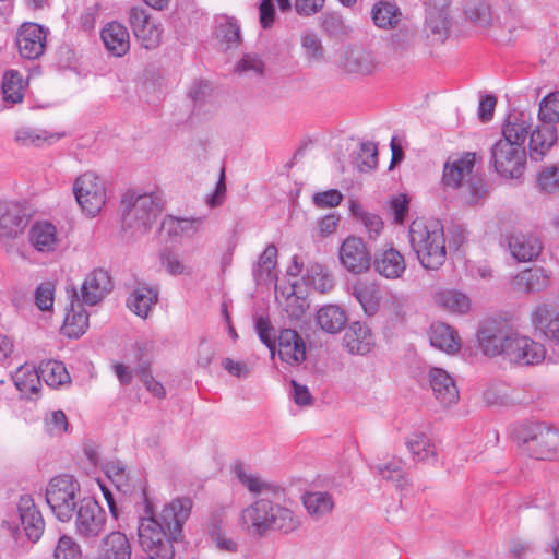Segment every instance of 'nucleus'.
I'll return each instance as SVG.
<instances>
[{
	"mask_svg": "<svg viewBox=\"0 0 559 559\" xmlns=\"http://www.w3.org/2000/svg\"><path fill=\"white\" fill-rule=\"evenodd\" d=\"M2 94L7 103L16 104L23 99V78L17 70H8L2 79Z\"/></svg>",
	"mask_w": 559,
	"mask_h": 559,
	"instance_id": "nucleus-49",
	"label": "nucleus"
},
{
	"mask_svg": "<svg viewBox=\"0 0 559 559\" xmlns=\"http://www.w3.org/2000/svg\"><path fill=\"white\" fill-rule=\"evenodd\" d=\"M342 69L350 74L369 75L379 68L376 55L364 47L347 49L341 60Z\"/></svg>",
	"mask_w": 559,
	"mask_h": 559,
	"instance_id": "nucleus-22",
	"label": "nucleus"
},
{
	"mask_svg": "<svg viewBox=\"0 0 559 559\" xmlns=\"http://www.w3.org/2000/svg\"><path fill=\"white\" fill-rule=\"evenodd\" d=\"M145 514L139 518V543L148 559H173L175 544L182 538V526L188 520L192 501L189 498H176L167 503L158 515L153 512L145 491Z\"/></svg>",
	"mask_w": 559,
	"mask_h": 559,
	"instance_id": "nucleus-2",
	"label": "nucleus"
},
{
	"mask_svg": "<svg viewBox=\"0 0 559 559\" xmlns=\"http://www.w3.org/2000/svg\"><path fill=\"white\" fill-rule=\"evenodd\" d=\"M475 154L466 153L462 157L444 164L442 181L447 187L466 190V201L477 203L486 194V183L483 178L472 175Z\"/></svg>",
	"mask_w": 559,
	"mask_h": 559,
	"instance_id": "nucleus-7",
	"label": "nucleus"
},
{
	"mask_svg": "<svg viewBox=\"0 0 559 559\" xmlns=\"http://www.w3.org/2000/svg\"><path fill=\"white\" fill-rule=\"evenodd\" d=\"M76 290H73L71 302L67 307L62 333L70 338H78L83 335L88 326V313L83 308Z\"/></svg>",
	"mask_w": 559,
	"mask_h": 559,
	"instance_id": "nucleus-30",
	"label": "nucleus"
},
{
	"mask_svg": "<svg viewBox=\"0 0 559 559\" xmlns=\"http://www.w3.org/2000/svg\"><path fill=\"white\" fill-rule=\"evenodd\" d=\"M301 47L307 60L319 62L324 57V47L320 37L313 32H306L301 35Z\"/></svg>",
	"mask_w": 559,
	"mask_h": 559,
	"instance_id": "nucleus-56",
	"label": "nucleus"
},
{
	"mask_svg": "<svg viewBox=\"0 0 559 559\" xmlns=\"http://www.w3.org/2000/svg\"><path fill=\"white\" fill-rule=\"evenodd\" d=\"M53 557L55 559H81V547L72 537L63 535L58 540Z\"/></svg>",
	"mask_w": 559,
	"mask_h": 559,
	"instance_id": "nucleus-59",
	"label": "nucleus"
},
{
	"mask_svg": "<svg viewBox=\"0 0 559 559\" xmlns=\"http://www.w3.org/2000/svg\"><path fill=\"white\" fill-rule=\"evenodd\" d=\"M55 286L51 283L40 284L35 292V304L41 311L50 310L53 306Z\"/></svg>",
	"mask_w": 559,
	"mask_h": 559,
	"instance_id": "nucleus-63",
	"label": "nucleus"
},
{
	"mask_svg": "<svg viewBox=\"0 0 559 559\" xmlns=\"http://www.w3.org/2000/svg\"><path fill=\"white\" fill-rule=\"evenodd\" d=\"M531 322L536 331L559 346V309L550 302L538 304L531 312Z\"/></svg>",
	"mask_w": 559,
	"mask_h": 559,
	"instance_id": "nucleus-20",
	"label": "nucleus"
},
{
	"mask_svg": "<svg viewBox=\"0 0 559 559\" xmlns=\"http://www.w3.org/2000/svg\"><path fill=\"white\" fill-rule=\"evenodd\" d=\"M112 289V282L107 271L94 270L87 274L81 286V301L88 306L97 305Z\"/></svg>",
	"mask_w": 559,
	"mask_h": 559,
	"instance_id": "nucleus-25",
	"label": "nucleus"
},
{
	"mask_svg": "<svg viewBox=\"0 0 559 559\" xmlns=\"http://www.w3.org/2000/svg\"><path fill=\"white\" fill-rule=\"evenodd\" d=\"M234 473L251 495L259 497L240 513L239 523L248 533L262 537L271 531L288 534L300 526L293 510L272 500L284 493L281 485L249 472L242 464H237Z\"/></svg>",
	"mask_w": 559,
	"mask_h": 559,
	"instance_id": "nucleus-1",
	"label": "nucleus"
},
{
	"mask_svg": "<svg viewBox=\"0 0 559 559\" xmlns=\"http://www.w3.org/2000/svg\"><path fill=\"white\" fill-rule=\"evenodd\" d=\"M304 281L307 285L312 286L320 293H328L334 286V280L321 264H313L307 269Z\"/></svg>",
	"mask_w": 559,
	"mask_h": 559,
	"instance_id": "nucleus-51",
	"label": "nucleus"
},
{
	"mask_svg": "<svg viewBox=\"0 0 559 559\" xmlns=\"http://www.w3.org/2000/svg\"><path fill=\"white\" fill-rule=\"evenodd\" d=\"M490 163L499 175L506 178H518L525 169V147L500 139L491 146Z\"/></svg>",
	"mask_w": 559,
	"mask_h": 559,
	"instance_id": "nucleus-8",
	"label": "nucleus"
},
{
	"mask_svg": "<svg viewBox=\"0 0 559 559\" xmlns=\"http://www.w3.org/2000/svg\"><path fill=\"white\" fill-rule=\"evenodd\" d=\"M537 183L542 191L555 193L559 191V165L544 167L537 176Z\"/></svg>",
	"mask_w": 559,
	"mask_h": 559,
	"instance_id": "nucleus-57",
	"label": "nucleus"
},
{
	"mask_svg": "<svg viewBox=\"0 0 559 559\" xmlns=\"http://www.w3.org/2000/svg\"><path fill=\"white\" fill-rule=\"evenodd\" d=\"M511 284L516 292L537 293L547 288L549 275L540 267L527 269L516 274Z\"/></svg>",
	"mask_w": 559,
	"mask_h": 559,
	"instance_id": "nucleus-38",
	"label": "nucleus"
},
{
	"mask_svg": "<svg viewBox=\"0 0 559 559\" xmlns=\"http://www.w3.org/2000/svg\"><path fill=\"white\" fill-rule=\"evenodd\" d=\"M429 340L433 347L449 354L455 353L461 346L457 333L449 324L442 322L431 324Z\"/></svg>",
	"mask_w": 559,
	"mask_h": 559,
	"instance_id": "nucleus-41",
	"label": "nucleus"
},
{
	"mask_svg": "<svg viewBox=\"0 0 559 559\" xmlns=\"http://www.w3.org/2000/svg\"><path fill=\"white\" fill-rule=\"evenodd\" d=\"M38 373V369L27 364L19 367L13 376L16 389L25 395L36 394L41 381Z\"/></svg>",
	"mask_w": 559,
	"mask_h": 559,
	"instance_id": "nucleus-46",
	"label": "nucleus"
},
{
	"mask_svg": "<svg viewBox=\"0 0 559 559\" xmlns=\"http://www.w3.org/2000/svg\"><path fill=\"white\" fill-rule=\"evenodd\" d=\"M15 41L24 59L35 60L45 51L46 33L39 24L24 23L17 31Z\"/></svg>",
	"mask_w": 559,
	"mask_h": 559,
	"instance_id": "nucleus-18",
	"label": "nucleus"
},
{
	"mask_svg": "<svg viewBox=\"0 0 559 559\" xmlns=\"http://www.w3.org/2000/svg\"><path fill=\"white\" fill-rule=\"evenodd\" d=\"M160 263L166 272L173 276L190 274L191 272L190 266L183 263L179 254L170 250H164L162 252Z\"/></svg>",
	"mask_w": 559,
	"mask_h": 559,
	"instance_id": "nucleus-58",
	"label": "nucleus"
},
{
	"mask_svg": "<svg viewBox=\"0 0 559 559\" xmlns=\"http://www.w3.org/2000/svg\"><path fill=\"white\" fill-rule=\"evenodd\" d=\"M56 136L46 130L21 127L15 132V141L23 146H40Z\"/></svg>",
	"mask_w": 559,
	"mask_h": 559,
	"instance_id": "nucleus-55",
	"label": "nucleus"
},
{
	"mask_svg": "<svg viewBox=\"0 0 559 559\" xmlns=\"http://www.w3.org/2000/svg\"><path fill=\"white\" fill-rule=\"evenodd\" d=\"M216 36L226 44L227 48L236 47L240 43V26L236 20L222 15L215 19Z\"/></svg>",
	"mask_w": 559,
	"mask_h": 559,
	"instance_id": "nucleus-48",
	"label": "nucleus"
},
{
	"mask_svg": "<svg viewBox=\"0 0 559 559\" xmlns=\"http://www.w3.org/2000/svg\"><path fill=\"white\" fill-rule=\"evenodd\" d=\"M538 120L539 123L552 126L559 122V92H551L540 100Z\"/></svg>",
	"mask_w": 559,
	"mask_h": 559,
	"instance_id": "nucleus-54",
	"label": "nucleus"
},
{
	"mask_svg": "<svg viewBox=\"0 0 559 559\" xmlns=\"http://www.w3.org/2000/svg\"><path fill=\"white\" fill-rule=\"evenodd\" d=\"M320 28L329 37L342 39L348 35L349 28L343 16L337 12H326L320 17Z\"/></svg>",
	"mask_w": 559,
	"mask_h": 559,
	"instance_id": "nucleus-52",
	"label": "nucleus"
},
{
	"mask_svg": "<svg viewBox=\"0 0 559 559\" xmlns=\"http://www.w3.org/2000/svg\"><path fill=\"white\" fill-rule=\"evenodd\" d=\"M370 16L376 27L390 31L400 26L403 12L395 2L379 0L371 7Z\"/></svg>",
	"mask_w": 559,
	"mask_h": 559,
	"instance_id": "nucleus-33",
	"label": "nucleus"
},
{
	"mask_svg": "<svg viewBox=\"0 0 559 559\" xmlns=\"http://www.w3.org/2000/svg\"><path fill=\"white\" fill-rule=\"evenodd\" d=\"M373 266L380 275L392 280L401 277L406 269L404 257L394 248L376 254Z\"/></svg>",
	"mask_w": 559,
	"mask_h": 559,
	"instance_id": "nucleus-36",
	"label": "nucleus"
},
{
	"mask_svg": "<svg viewBox=\"0 0 559 559\" xmlns=\"http://www.w3.org/2000/svg\"><path fill=\"white\" fill-rule=\"evenodd\" d=\"M378 148L373 142H364L357 156V166L360 171H368L377 167Z\"/></svg>",
	"mask_w": 559,
	"mask_h": 559,
	"instance_id": "nucleus-60",
	"label": "nucleus"
},
{
	"mask_svg": "<svg viewBox=\"0 0 559 559\" xmlns=\"http://www.w3.org/2000/svg\"><path fill=\"white\" fill-rule=\"evenodd\" d=\"M395 29L396 32L390 36V49L396 58H407L414 49L416 32L411 25L399 26Z\"/></svg>",
	"mask_w": 559,
	"mask_h": 559,
	"instance_id": "nucleus-43",
	"label": "nucleus"
},
{
	"mask_svg": "<svg viewBox=\"0 0 559 559\" xmlns=\"http://www.w3.org/2000/svg\"><path fill=\"white\" fill-rule=\"evenodd\" d=\"M558 140L556 126L538 123L532 129L528 142L530 157L542 160Z\"/></svg>",
	"mask_w": 559,
	"mask_h": 559,
	"instance_id": "nucleus-31",
	"label": "nucleus"
},
{
	"mask_svg": "<svg viewBox=\"0 0 559 559\" xmlns=\"http://www.w3.org/2000/svg\"><path fill=\"white\" fill-rule=\"evenodd\" d=\"M428 382L435 399L444 407H449L459 401V389L454 379L441 368H431L428 371Z\"/></svg>",
	"mask_w": 559,
	"mask_h": 559,
	"instance_id": "nucleus-23",
	"label": "nucleus"
},
{
	"mask_svg": "<svg viewBox=\"0 0 559 559\" xmlns=\"http://www.w3.org/2000/svg\"><path fill=\"white\" fill-rule=\"evenodd\" d=\"M83 498L80 484L71 475L55 476L46 486V502L60 522H69L73 519Z\"/></svg>",
	"mask_w": 559,
	"mask_h": 559,
	"instance_id": "nucleus-6",
	"label": "nucleus"
},
{
	"mask_svg": "<svg viewBox=\"0 0 559 559\" xmlns=\"http://www.w3.org/2000/svg\"><path fill=\"white\" fill-rule=\"evenodd\" d=\"M27 224L28 218L19 205L0 202V240L16 238Z\"/></svg>",
	"mask_w": 559,
	"mask_h": 559,
	"instance_id": "nucleus-27",
	"label": "nucleus"
},
{
	"mask_svg": "<svg viewBox=\"0 0 559 559\" xmlns=\"http://www.w3.org/2000/svg\"><path fill=\"white\" fill-rule=\"evenodd\" d=\"M277 264V249L274 245H269L259 257L257 264L252 269V275L257 284L272 281L273 271Z\"/></svg>",
	"mask_w": 559,
	"mask_h": 559,
	"instance_id": "nucleus-45",
	"label": "nucleus"
},
{
	"mask_svg": "<svg viewBox=\"0 0 559 559\" xmlns=\"http://www.w3.org/2000/svg\"><path fill=\"white\" fill-rule=\"evenodd\" d=\"M235 71L240 75L251 73L255 76H262L264 63L258 56L247 53L236 63Z\"/></svg>",
	"mask_w": 559,
	"mask_h": 559,
	"instance_id": "nucleus-61",
	"label": "nucleus"
},
{
	"mask_svg": "<svg viewBox=\"0 0 559 559\" xmlns=\"http://www.w3.org/2000/svg\"><path fill=\"white\" fill-rule=\"evenodd\" d=\"M75 533L84 539H94L105 530L106 512L98 502L84 497L75 512Z\"/></svg>",
	"mask_w": 559,
	"mask_h": 559,
	"instance_id": "nucleus-10",
	"label": "nucleus"
},
{
	"mask_svg": "<svg viewBox=\"0 0 559 559\" xmlns=\"http://www.w3.org/2000/svg\"><path fill=\"white\" fill-rule=\"evenodd\" d=\"M504 239L510 254L519 262L536 260L544 248L540 237L533 231L513 229L506 234Z\"/></svg>",
	"mask_w": 559,
	"mask_h": 559,
	"instance_id": "nucleus-14",
	"label": "nucleus"
},
{
	"mask_svg": "<svg viewBox=\"0 0 559 559\" xmlns=\"http://www.w3.org/2000/svg\"><path fill=\"white\" fill-rule=\"evenodd\" d=\"M73 191L78 203L90 216L97 215L105 204L104 182L92 171L76 178Z\"/></svg>",
	"mask_w": 559,
	"mask_h": 559,
	"instance_id": "nucleus-9",
	"label": "nucleus"
},
{
	"mask_svg": "<svg viewBox=\"0 0 559 559\" xmlns=\"http://www.w3.org/2000/svg\"><path fill=\"white\" fill-rule=\"evenodd\" d=\"M128 22L139 44L148 50L157 48L162 43V24L152 19L142 7H132L128 11Z\"/></svg>",
	"mask_w": 559,
	"mask_h": 559,
	"instance_id": "nucleus-11",
	"label": "nucleus"
},
{
	"mask_svg": "<svg viewBox=\"0 0 559 559\" xmlns=\"http://www.w3.org/2000/svg\"><path fill=\"white\" fill-rule=\"evenodd\" d=\"M38 374H40V379L44 380L47 383V385L51 388H57L70 381L69 372L67 371L64 365L61 361H41L38 367Z\"/></svg>",
	"mask_w": 559,
	"mask_h": 559,
	"instance_id": "nucleus-47",
	"label": "nucleus"
},
{
	"mask_svg": "<svg viewBox=\"0 0 559 559\" xmlns=\"http://www.w3.org/2000/svg\"><path fill=\"white\" fill-rule=\"evenodd\" d=\"M343 346L352 355H366L374 346V336L367 324L355 321L345 331Z\"/></svg>",
	"mask_w": 559,
	"mask_h": 559,
	"instance_id": "nucleus-28",
	"label": "nucleus"
},
{
	"mask_svg": "<svg viewBox=\"0 0 559 559\" xmlns=\"http://www.w3.org/2000/svg\"><path fill=\"white\" fill-rule=\"evenodd\" d=\"M203 227L201 218H182L166 215L160 223V234L169 241L180 242L182 239L194 237Z\"/></svg>",
	"mask_w": 559,
	"mask_h": 559,
	"instance_id": "nucleus-26",
	"label": "nucleus"
},
{
	"mask_svg": "<svg viewBox=\"0 0 559 559\" xmlns=\"http://www.w3.org/2000/svg\"><path fill=\"white\" fill-rule=\"evenodd\" d=\"M29 241L39 252H52L60 242L55 225L49 222H37L29 229Z\"/></svg>",
	"mask_w": 559,
	"mask_h": 559,
	"instance_id": "nucleus-37",
	"label": "nucleus"
},
{
	"mask_svg": "<svg viewBox=\"0 0 559 559\" xmlns=\"http://www.w3.org/2000/svg\"><path fill=\"white\" fill-rule=\"evenodd\" d=\"M302 503L313 520H321L334 509V499L326 491H307L302 495Z\"/></svg>",
	"mask_w": 559,
	"mask_h": 559,
	"instance_id": "nucleus-40",
	"label": "nucleus"
},
{
	"mask_svg": "<svg viewBox=\"0 0 559 559\" xmlns=\"http://www.w3.org/2000/svg\"><path fill=\"white\" fill-rule=\"evenodd\" d=\"M406 447L414 460L419 462H436L437 449L431 439L423 432H415L406 440Z\"/></svg>",
	"mask_w": 559,
	"mask_h": 559,
	"instance_id": "nucleus-42",
	"label": "nucleus"
},
{
	"mask_svg": "<svg viewBox=\"0 0 559 559\" xmlns=\"http://www.w3.org/2000/svg\"><path fill=\"white\" fill-rule=\"evenodd\" d=\"M532 129V117L526 111H512L508 115L502 127V140L524 146L527 134Z\"/></svg>",
	"mask_w": 559,
	"mask_h": 559,
	"instance_id": "nucleus-32",
	"label": "nucleus"
},
{
	"mask_svg": "<svg viewBox=\"0 0 559 559\" xmlns=\"http://www.w3.org/2000/svg\"><path fill=\"white\" fill-rule=\"evenodd\" d=\"M318 326L329 334L340 333L347 323V314L340 306L325 305L316 314Z\"/></svg>",
	"mask_w": 559,
	"mask_h": 559,
	"instance_id": "nucleus-39",
	"label": "nucleus"
},
{
	"mask_svg": "<svg viewBox=\"0 0 559 559\" xmlns=\"http://www.w3.org/2000/svg\"><path fill=\"white\" fill-rule=\"evenodd\" d=\"M46 430L50 435H61L67 431L68 420L62 411H53L45 418Z\"/></svg>",
	"mask_w": 559,
	"mask_h": 559,
	"instance_id": "nucleus-64",
	"label": "nucleus"
},
{
	"mask_svg": "<svg viewBox=\"0 0 559 559\" xmlns=\"http://www.w3.org/2000/svg\"><path fill=\"white\" fill-rule=\"evenodd\" d=\"M104 559H131V545L126 534L111 532L104 540Z\"/></svg>",
	"mask_w": 559,
	"mask_h": 559,
	"instance_id": "nucleus-44",
	"label": "nucleus"
},
{
	"mask_svg": "<svg viewBox=\"0 0 559 559\" xmlns=\"http://www.w3.org/2000/svg\"><path fill=\"white\" fill-rule=\"evenodd\" d=\"M372 468L379 477L394 483L397 488L402 489L407 485L401 461L393 460L390 462L379 463Z\"/></svg>",
	"mask_w": 559,
	"mask_h": 559,
	"instance_id": "nucleus-53",
	"label": "nucleus"
},
{
	"mask_svg": "<svg viewBox=\"0 0 559 559\" xmlns=\"http://www.w3.org/2000/svg\"><path fill=\"white\" fill-rule=\"evenodd\" d=\"M523 451L535 460L559 459V430L543 423H523L512 431Z\"/></svg>",
	"mask_w": 559,
	"mask_h": 559,
	"instance_id": "nucleus-5",
	"label": "nucleus"
},
{
	"mask_svg": "<svg viewBox=\"0 0 559 559\" xmlns=\"http://www.w3.org/2000/svg\"><path fill=\"white\" fill-rule=\"evenodd\" d=\"M545 354L544 345L514 331L504 349L503 359L513 365L530 366L543 361Z\"/></svg>",
	"mask_w": 559,
	"mask_h": 559,
	"instance_id": "nucleus-13",
	"label": "nucleus"
},
{
	"mask_svg": "<svg viewBox=\"0 0 559 559\" xmlns=\"http://www.w3.org/2000/svg\"><path fill=\"white\" fill-rule=\"evenodd\" d=\"M409 242L419 263L427 270H437L445 261L447 250L442 227L438 223L414 221L409 226Z\"/></svg>",
	"mask_w": 559,
	"mask_h": 559,
	"instance_id": "nucleus-4",
	"label": "nucleus"
},
{
	"mask_svg": "<svg viewBox=\"0 0 559 559\" xmlns=\"http://www.w3.org/2000/svg\"><path fill=\"white\" fill-rule=\"evenodd\" d=\"M435 299L439 306L457 313H465L471 307L468 297L456 290L439 292Z\"/></svg>",
	"mask_w": 559,
	"mask_h": 559,
	"instance_id": "nucleus-50",
	"label": "nucleus"
},
{
	"mask_svg": "<svg viewBox=\"0 0 559 559\" xmlns=\"http://www.w3.org/2000/svg\"><path fill=\"white\" fill-rule=\"evenodd\" d=\"M102 40L114 56L122 57L130 49L128 28L119 22H110L102 29Z\"/></svg>",
	"mask_w": 559,
	"mask_h": 559,
	"instance_id": "nucleus-35",
	"label": "nucleus"
},
{
	"mask_svg": "<svg viewBox=\"0 0 559 559\" xmlns=\"http://www.w3.org/2000/svg\"><path fill=\"white\" fill-rule=\"evenodd\" d=\"M531 322L536 331L559 346V309L550 302L538 304L531 312Z\"/></svg>",
	"mask_w": 559,
	"mask_h": 559,
	"instance_id": "nucleus-19",
	"label": "nucleus"
},
{
	"mask_svg": "<svg viewBox=\"0 0 559 559\" xmlns=\"http://www.w3.org/2000/svg\"><path fill=\"white\" fill-rule=\"evenodd\" d=\"M165 205L166 197L160 190L144 193L128 190L120 202L123 236L128 239H138L147 235Z\"/></svg>",
	"mask_w": 559,
	"mask_h": 559,
	"instance_id": "nucleus-3",
	"label": "nucleus"
},
{
	"mask_svg": "<svg viewBox=\"0 0 559 559\" xmlns=\"http://www.w3.org/2000/svg\"><path fill=\"white\" fill-rule=\"evenodd\" d=\"M453 0H425V31L444 41L451 27L450 7Z\"/></svg>",
	"mask_w": 559,
	"mask_h": 559,
	"instance_id": "nucleus-15",
	"label": "nucleus"
},
{
	"mask_svg": "<svg viewBox=\"0 0 559 559\" xmlns=\"http://www.w3.org/2000/svg\"><path fill=\"white\" fill-rule=\"evenodd\" d=\"M514 330L504 321L487 320L480 326L477 337L484 355L496 357L504 355Z\"/></svg>",
	"mask_w": 559,
	"mask_h": 559,
	"instance_id": "nucleus-12",
	"label": "nucleus"
},
{
	"mask_svg": "<svg viewBox=\"0 0 559 559\" xmlns=\"http://www.w3.org/2000/svg\"><path fill=\"white\" fill-rule=\"evenodd\" d=\"M158 301V289L146 283H138L127 305L136 316L145 319Z\"/></svg>",
	"mask_w": 559,
	"mask_h": 559,
	"instance_id": "nucleus-34",
	"label": "nucleus"
},
{
	"mask_svg": "<svg viewBox=\"0 0 559 559\" xmlns=\"http://www.w3.org/2000/svg\"><path fill=\"white\" fill-rule=\"evenodd\" d=\"M278 356L288 365H299L306 359V345L301 336L292 329H284L278 335Z\"/></svg>",
	"mask_w": 559,
	"mask_h": 559,
	"instance_id": "nucleus-29",
	"label": "nucleus"
},
{
	"mask_svg": "<svg viewBox=\"0 0 559 559\" xmlns=\"http://www.w3.org/2000/svg\"><path fill=\"white\" fill-rule=\"evenodd\" d=\"M148 362H142L136 369V374L145 385L146 390L157 397H164L166 394L165 388L160 382L154 379L148 370Z\"/></svg>",
	"mask_w": 559,
	"mask_h": 559,
	"instance_id": "nucleus-62",
	"label": "nucleus"
},
{
	"mask_svg": "<svg viewBox=\"0 0 559 559\" xmlns=\"http://www.w3.org/2000/svg\"><path fill=\"white\" fill-rule=\"evenodd\" d=\"M234 506L233 496L217 503L215 513H212V549L219 555H236L239 549L237 537L217 525L223 522V514Z\"/></svg>",
	"mask_w": 559,
	"mask_h": 559,
	"instance_id": "nucleus-16",
	"label": "nucleus"
},
{
	"mask_svg": "<svg viewBox=\"0 0 559 559\" xmlns=\"http://www.w3.org/2000/svg\"><path fill=\"white\" fill-rule=\"evenodd\" d=\"M342 265L353 274H360L370 267L371 255L364 240L356 236L347 237L340 247Z\"/></svg>",
	"mask_w": 559,
	"mask_h": 559,
	"instance_id": "nucleus-17",
	"label": "nucleus"
},
{
	"mask_svg": "<svg viewBox=\"0 0 559 559\" xmlns=\"http://www.w3.org/2000/svg\"><path fill=\"white\" fill-rule=\"evenodd\" d=\"M464 14L467 20L479 27H488L493 24L495 21L507 25L510 20L515 17V11L510 7L501 16L491 5L485 0H472L467 1L464 5Z\"/></svg>",
	"mask_w": 559,
	"mask_h": 559,
	"instance_id": "nucleus-21",
	"label": "nucleus"
},
{
	"mask_svg": "<svg viewBox=\"0 0 559 559\" xmlns=\"http://www.w3.org/2000/svg\"><path fill=\"white\" fill-rule=\"evenodd\" d=\"M19 519L27 538L36 543L45 530V521L31 496H22L17 503Z\"/></svg>",
	"mask_w": 559,
	"mask_h": 559,
	"instance_id": "nucleus-24",
	"label": "nucleus"
}]
</instances>
